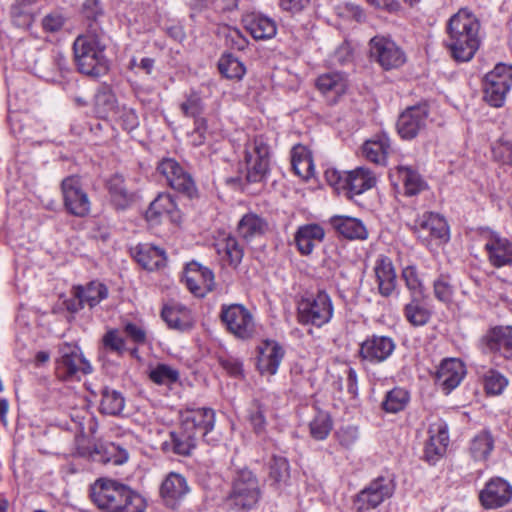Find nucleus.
I'll use <instances>...</instances> for the list:
<instances>
[{
  "label": "nucleus",
  "mask_w": 512,
  "mask_h": 512,
  "mask_svg": "<svg viewBox=\"0 0 512 512\" xmlns=\"http://www.w3.org/2000/svg\"><path fill=\"white\" fill-rule=\"evenodd\" d=\"M480 23L467 9H460L448 21L446 46L451 56L459 62L473 58L480 45Z\"/></svg>",
  "instance_id": "f257e3e1"
},
{
  "label": "nucleus",
  "mask_w": 512,
  "mask_h": 512,
  "mask_svg": "<svg viewBox=\"0 0 512 512\" xmlns=\"http://www.w3.org/2000/svg\"><path fill=\"white\" fill-rule=\"evenodd\" d=\"M106 39L103 31L93 25L76 37L73 43L74 61L78 71L98 78L107 74L109 61L105 55Z\"/></svg>",
  "instance_id": "f03ea898"
},
{
  "label": "nucleus",
  "mask_w": 512,
  "mask_h": 512,
  "mask_svg": "<svg viewBox=\"0 0 512 512\" xmlns=\"http://www.w3.org/2000/svg\"><path fill=\"white\" fill-rule=\"evenodd\" d=\"M90 498L99 509L108 512H143L144 498L122 482H93Z\"/></svg>",
  "instance_id": "7ed1b4c3"
},
{
  "label": "nucleus",
  "mask_w": 512,
  "mask_h": 512,
  "mask_svg": "<svg viewBox=\"0 0 512 512\" xmlns=\"http://www.w3.org/2000/svg\"><path fill=\"white\" fill-rule=\"evenodd\" d=\"M511 87L512 65L499 63L485 76L484 100L492 107H502Z\"/></svg>",
  "instance_id": "20e7f679"
},
{
  "label": "nucleus",
  "mask_w": 512,
  "mask_h": 512,
  "mask_svg": "<svg viewBox=\"0 0 512 512\" xmlns=\"http://www.w3.org/2000/svg\"><path fill=\"white\" fill-rule=\"evenodd\" d=\"M63 206L67 213L75 217H86L91 211V201L78 175L65 177L60 184Z\"/></svg>",
  "instance_id": "39448f33"
},
{
  "label": "nucleus",
  "mask_w": 512,
  "mask_h": 512,
  "mask_svg": "<svg viewBox=\"0 0 512 512\" xmlns=\"http://www.w3.org/2000/svg\"><path fill=\"white\" fill-rule=\"evenodd\" d=\"M369 56L385 71L399 69L407 60L404 50L384 35H376L370 39Z\"/></svg>",
  "instance_id": "423d86ee"
},
{
  "label": "nucleus",
  "mask_w": 512,
  "mask_h": 512,
  "mask_svg": "<svg viewBox=\"0 0 512 512\" xmlns=\"http://www.w3.org/2000/svg\"><path fill=\"white\" fill-rule=\"evenodd\" d=\"M269 156V145L262 136H256L252 142L246 145L245 161L248 182L258 183L267 177L270 163Z\"/></svg>",
  "instance_id": "0eeeda50"
},
{
  "label": "nucleus",
  "mask_w": 512,
  "mask_h": 512,
  "mask_svg": "<svg viewBox=\"0 0 512 512\" xmlns=\"http://www.w3.org/2000/svg\"><path fill=\"white\" fill-rule=\"evenodd\" d=\"M220 318L226 329L239 339H250L256 332L254 317L242 304L222 305Z\"/></svg>",
  "instance_id": "6e6552de"
},
{
  "label": "nucleus",
  "mask_w": 512,
  "mask_h": 512,
  "mask_svg": "<svg viewBox=\"0 0 512 512\" xmlns=\"http://www.w3.org/2000/svg\"><path fill=\"white\" fill-rule=\"evenodd\" d=\"M333 307L330 297L325 292L302 299L298 304V318L303 324L321 327L332 318Z\"/></svg>",
  "instance_id": "1a4fd4ad"
},
{
  "label": "nucleus",
  "mask_w": 512,
  "mask_h": 512,
  "mask_svg": "<svg viewBox=\"0 0 512 512\" xmlns=\"http://www.w3.org/2000/svg\"><path fill=\"white\" fill-rule=\"evenodd\" d=\"M412 229L417 238L426 246H430L433 242L444 243L449 240L447 222L437 213L425 212L417 217Z\"/></svg>",
  "instance_id": "9d476101"
},
{
  "label": "nucleus",
  "mask_w": 512,
  "mask_h": 512,
  "mask_svg": "<svg viewBox=\"0 0 512 512\" xmlns=\"http://www.w3.org/2000/svg\"><path fill=\"white\" fill-rule=\"evenodd\" d=\"M169 186L188 198L197 195V188L192 176L174 159H163L157 167Z\"/></svg>",
  "instance_id": "9b49d317"
},
{
  "label": "nucleus",
  "mask_w": 512,
  "mask_h": 512,
  "mask_svg": "<svg viewBox=\"0 0 512 512\" xmlns=\"http://www.w3.org/2000/svg\"><path fill=\"white\" fill-rule=\"evenodd\" d=\"M429 118V107L419 104L408 107L398 118L396 127L400 137L411 140L424 131Z\"/></svg>",
  "instance_id": "f8f14e48"
},
{
  "label": "nucleus",
  "mask_w": 512,
  "mask_h": 512,
  "mask_svg": "<svg viewBox=\"0 0 512 512\" xmlns=\"http://www.w3.org/2000/svg\"><path fill=\"white\" fill-rule=\"evenodd\" d=\"M56 369L58 376L63 379L79 374H88L92 370L90 363L83 357L80 348L71 344L61 346Z\"/></svg>",
  "instance_id": "ddd939ff"
},
{
  "label": "nucleus",
  "mask_w": 512,
  "mask_h": 512,
  "mask_svg": "<svg viewBox=\"0 0 512 512\" xmlns=\"http://www.w3.org/2000/svg\"><path fill=\"white\" fill-rule=\"evenodd\" d=\"M183 279L189 291L197 297H204L215 285L212 270L198 262L187 264Z\"/></svg>",
  "instance_id": "4468645a"
},
{
  "label": "nucleus",
  "mask_w": 512,
  "mask_h": 512,
  "mask_svg": "<svg viewBox=\"0 0 512 512\" xmlns=\"http://www.w3.org/2000/svg\"><path fill=\"white\" fill-rule=\"evenodd\" d=\"M429 439L424 448V459L434 464L441 459L449 444L448 425L438 419L431 423L428 429Z\"/></svg>",
  "instance_id": "2eb2a0df"
},
{
  "label": "nucleus",
  "mask_w": 512,
  "mask_h": 512,
  "mask_svg": "<svg viewBox=\"0 0 512 512\" xmlns=\"http://www.w3.org/2000/svg\"><path fill=\"white\" fill-rule=\"evenodd\" d=\"M465 374L466 369L462 361L456 358L445 359L437 369L435 382L445 394H449L460 385Z\"/></svg>",
  "instance_id": "dca6fc26"
},
{
  "label": "nucleus",
  "mask_w": 512,
  "mask_h": 512,
  "mask_svg": "<svg viewBox=\"0 0 512 512\" xmlns=\"http://www.w3.org/2000/svg\"><path fill=\"white\" fill-rule=\"evenodd\" d=\"M484 249L489 263L496 268L512 265V241L498 233H492L486 240Z\"/></svg>",
  "instance_id": "f3484780"
},
{
  "label": "nucleus",
  "mask_w": 512,
  "mask_h": 512,
  "mask_svg": "<svg viewBox=\"0 0 512 512\" xmlns=\"http://www.w3.org/2000/svg\"><path fill=\"white\" fill-rule=\"evenodd\" d=\"M180 424L196 436H204L214 428L215 413L210 408L188 409L181 413Z\"/></svg>",
  "instance_id": "a211bd4d"
},
{
  "label": "nucleus",
  "mask_w": 512,
  "mask_h": 512,
  "mask_svg": "<svg viewBox=\"0 0 512 512\" xmlns=\"http://www.w3.org/2000/svg\"><path fill=\"white\" fill-rule=\"evenodd\" d=\"M283 347L275 340H264L258 346L257 367L261 374H276L284 357Z\"/></svg>",
  "instance_id": "6ab92c4d"
},
{
  "label": "nucleus",
  "mask_w": 512,
  "mask_h": 512,
  "mask_svg": "<svg viewBox=\"0 0 512 512\" xmlns=\"http://www.w3.org/2000/svg\"><path fill=\"white\" fill-rule=\"evenodd\" d=\"M512 499V487L509 482H486L479 493V501L485 509H497Z\"/></svg>",
  "instance_id": "aec40b11"
},
{
  "label": "nucleus",
  "mask_w": 512,
  "mask_h": 512,
  "mask_svg": "<svg viewBox=\"0 0 512 512\" xmlns=\"http://www.w3.org/2000/svg\"><path fill=\"white\" fill-rule=\"evenodd\" d=\"M393 482L382 484V482H371L354 498V507L358 511L369 510L377 507L385 498L390 497L393 491Z\"/></svg>",
  "instance_id": "412c9836"
},
{
  "label": "nucleus",
  "mask_w": 512,
  "mask_h": 512,
  "mask_svg": "<svg viewBox=\"0 0 512 512\" xmlns=\"http://www.w3.org/2000/svg\"><path fill=\"white\" fill-rule=\"evenodd\" d=\"M259 497L257 482H234L227 502L235 509H250L258 502Z\"/></svg>",
  "instance_id": "4be33fe9"
},
{
  "label": "nucleus",
  "mask_w": 512,
  "mask_h": 512,
  "mask_svg": "<svg viewBox=\"0 0 512 512\" xmlns=\"http://www.w3.org/2000/svg\"><path fill=\"white\" fill-rule=\"evenodd\" d=\"M393 340L386 336H373L361 344L360 355L370 362H382L394 351Z\"/></svg>",
  "instance_id": "5701e85b"
},
{
  "label": "nucleus",
  "mask_w": 512,
  "mask_h": 512,
  "mask_svg": "<svg viewBox=\"0 0 512 512\" xmlns=\"http://www.w3.org/2000/svg\"><path fill=\"white\" fill-rule=\"evenodd\" d=\"M490 351H498L504 358L512 360V326H498L490 329L483 337Z\"/></svg>",
  "instance_id": "b1692460"
},
{
  "label": "nucleus",
  "mask_w": 512,
  "mask_h": 512,
  "mask_svg": "<svg viewBox=\"0 0 512 512\" xmlns=\"http://www.w3.org/2000/svg\"><path fill=\"white\" fill-rule=\"evenodd\" d=\"M374 273L379 293L384 297L390 296L397 286V276L392 260L387 256H380L376 260Z\"/></svg>",
  "instance_id": "393cba45"
},
{
  "label": "nucleus",
  "mask_w": 512,
  "mask_h": 512,
  "mask_svg": "<svg viewBox=\"0 0 512 512\" xmlns=\"http://www.w3.org/2000/svg\"><path fill=\"white\" fill-rule=\"evenodd\" d=\"M246 30L255 40L272 39L277 33L275 21L263 14L251 13L243 18Z\"/></svg>",
  "instance_id": "a878e982"
},
{
  "label": "nucleus",
  "mask_w": 512,
  "mask_h": 512,
  "mask_svg": "<svg viewBox=\"0 0 512 512\" xmlns=\"http://www.w3.org/2000/svg\"><path fill=\"white\" fill-rule=\"evenodd\" d=\"M325 237V231L319 224L312 223L298 227L294 241L298 251L302 255H309L315 246L320 244Z\"/></svg>",
  "instance_id": "bb28decb"
},
{
  "label": "nucleus",
  "mask_w": 512,
  "mask_h": 512,
  "mask_svg": "<svg viewBox=\"0 0 512 512\" xmlns=\"http://www.w3.org/2000/svg\"><path fill=\"white\" fill-rule=\"evenodd\" d=\"M197 438L194 432L180 424L177 430L170 433V440L163 443V448L178 455L189 456L196 448Z\"/></svg>",
  "instance_id": "cd10ccee"
},
{
  "label": "nucleus",
  "mask_w": 512,
  "mask_h": 512,
  "mask_svg": "<svg viewBox=\"0 0 512 512\" xmlns=\"http://www.w3.org/2000/svg\"><path fill=\"white\" fill-rule=\"evenodd\" d=\"M177 212L176 204L173 198L166 193L159 194L148 207L145 217L151 225H158L164 218H174Z\"/></svg>",
  "instance_id": "c85d7f7f"
},
{
  "label": "nucleus",
  "mask_w": 512,
  "mask_h": 512,
  "mask_svg": "<svg viewBox=\"0 0 512 512\" xmlns=\"http://www.w3.org/2000/svg\"><path fill=\"white\" fill-rule=\"evenodd\" d=\"M391 151L390 139L385 133L366 140L361 148L362 155L369 161L384 165Z\"/></svg>",
  "instance_id": "c756f323"
},
{
  "label": "nucleus",
  "mask_w": 512,
  "mask_h": 512,
  "mask_svg": "<svg viewBox=\"0 0 512 512\" xmlns=\"http://www.w3.org/2000/svg\"><path fill=\"white\" fill-rule=\"evenodd\" d=\"M133 255L137 263L149 271L159 269L166 263L165 251L148 244L137 245L133 249Z\"/></svg>",
  "instance_id": "7c9ffc66"
},
{
  "label": "nucleus",
  "mask_w": 512,
  "mask_h": 512,
  "mask_svg": "<svg viewBox=\"0 0 512 512\" xmlns=\"http://www.w3.org/2000/svg\"><path fill=\"white\" fill-rule=\"evenodd\" d=\"M91 457L94 461L104 464L122 465L129 459L127 450L113 442H103L95 445Z\"/></svg>",
  "instance_id": "2f4dec72"
},
{
  "label": "nucleus",
  "mask_w": 512,
  "mask_h": 512,
  "mask_svg": "<svg viewBox=\"0 0 512 512\" xmlns=\"http://www.w3.org/2000/svg\"><path fill=\"white\" fill-rule=\"evenodd\" d=\"M72 294L76 298H81L87 306L93 308L108 297L109 290L104 283L94 280L86 285L74 286Z\"/></svg>",
  "instance_id": "473e14b6"
},
{
  "label": "nucleus",
  "mask_w": 512,
  "mask_h": 512,
  "mask_svg": "<svg viewBox=\"0 0 512 512\" xmlns=\"http://www.w3.org/2000/svg\"><path fill=\"white\" fill-rule=\"evenodd\" d=\"M267 230V221L255 213L243 215L237 225L238 234L247 241L263 236Z\"/></svg>",
  "instance_id": "72a5a7b5"
},
{
  "label": "nucleus",
  "mask_w": 512,
  "mask_h": 512,
  "mask_svg": "<svg viewBox=\"0 0 512 512\" xmlns=\"http://www.w3.org/2000/svg\"><path fill=\"white\" fill-rule=\"evenodd\" d=\"M216 250L222 261L233 268L239 266L244 256L243 247L231 235L219 240L216 243Z\"/></svg>",
  "instance_id": "f704fd0d"
},
{
  "label": "nucleus",
  "mask_w": 512,
  "mask_h": 512,
  "mask_svg": "<svg viewBox=\"0 0 512 512\" xmlns=\"http://www.w3.org/2000/svg\"><path fill=\"white\" fill-rule=\"evenodd\" d=\"M161 315L170 328L184 331L191 326L190 311L181 304L166 305Z\"/></svg>",
  "instance_id": "c9c22d12"
},
{
  "label": "nucleus",
  "mask_w": 512,
  "mask_h": 512,
  "mask_svg": "<svg viewBox=\"0 0 512 512\" xmlns=\"http://www.w3.org/2000/svg\"><path fill=\"white\" fill-rule=\"evenodd\" d=\"M495 447V439L488 430L478 432L470 441L469 453L476 461H486Z\"/></svg>",
  "instance_id": "e433bc0d"
},
{
  "label": "nucleus",
  "mask_w": 512,
  "mask_h": 512,
  "mask_svg": "<svg viewBox=\"0 0 512 512\" xmlns=\"http://www.w3.org/2000/svg\"><path fill=\"white\" fill-rule=\"evenodd\" d=\"M425 297H410L404 306L405 319L414 327L426 325L431 318V311L423 303Z\"/></svg>",
  "instance_id": "4c0bfd02"
},
{
  "label": "nucleus",
  "mask_w": 512,
  "mask_h": 512,
  "mask_svg": "<svg viewBox=\"0 0 512 512\" xmlns=\"http://www.w3.org/2000/svg\"><path fill=\"white\" fill-rule=\"evenodd\" d=\"M325 178L338 195H343L347 200H352V171L328 168L325 171Z\"/></svg>",
  "instance_id": "58836bf2"
},
{
  "label": "nucleus",
  "mask_w": 512,
  "mask_h": 512,
  "mask_svg": "<svg viewBox=\"0 0 512 512\" xmlns=\"http://www.w3.org/2000/svg\"><path fill=\"white\" fill-rule=\"evenodd\" d=\"M291 165L296 175L308 180L314 175L315 166L309 151L303 146H296L292 150Z\"/></svg>",
  "instance_id": "ea45409f"
},
{
  "label": "nucleus",
  "mask_w": 512,
  "mask_h": 512,
  "mask_svg": "<svg viewBox=\"0 0 512 512\" xmlns=\"http://www.w3.org/2000/svg\"><path fill=\"white\" fill-rule=\"evenodd\" d=\"M409 401V392L404 388L395 387L386 393L382 408L387 413H398L406 408Z\"/></svg>",
  "instance_id": "a19ab883"
},
{
  "label": "nucleus",
  "mask_w": 512,
  "mask_h": 512,
  "mask_svg": "<svg viewBox=\"0 0 512 512\" xmlns=\"http://www.w3.org/2000/svg\"><path fill=\"white\" fill-rule=\"evenodd\" d=\"M179 378V371L168 364L158 363L149 370V379L157 385L170 387L177 383Z\"/></svg>",
  "instance_id": "79ce46f5"
},
{
  "label": "nucleus",
  "mask_w": 512,
  "mask_h": 512,
  "mask_svg": "<svg viewBox=\"0 0 512 512\" xmlns=\"http://www.w3.org/2000/svg\"><path fill=\"white\" fill-rule=\"evenodd\" d=\"M95 109L99 117L113 118L120 112L115 95L109 90H103L95 96Z\"/></svg>",
  "instance_id": "37998d69"
},
{
  "label": "nucleus",
  "mask_w": 512,
  "mask_h": 512,
  "mask_svg": "<svg viewBox=\"0 0 512 512\" xmlns=\"http://www.w3.org/2000/svg\"><path fill=\"white\" fill-rule=\"evenodd\" d=\"M125 407V399L123 395L108 388L103 389L100 402V411L103 414L116 416L119 415Z\"/></svg>",
  "instance_id": "c03bdc74"
},
{
  "label": "nucleus",
  "mask_w": 512,
  "mask_h": 512,
  "mask_svg": "<svg viewBox=\"0 0 512 512\" xmlns=\"http://www.w3.org/2000/svg\"><path fill=\"white\" fill-rule=\"evenodd\" d=\"M397 171L399 178L403 182L406 195H417L425 188V182L421 176L411 167L399 166Z\"/></svg>",
  "instance_id": "a18cd8bd"
},
{
  "label": "nucleus",
  "mask_w": 512,
  "mask_h": 512,
  "mask_svg": "<svg viewBox=\"0 0 512 512\" xmlns=\"http://www.w3.org/2000/svg\"><path fill=\"white\" fill-rule=\"evenodd\" d=\"M482 380L485 392L492 396L501 395L509 383L507 377L495 369L487 370L483 374Z\"/></svg>",
  "instance_id": "49530a36"
},
{
  "label": "nucleus",
  "mask_w": 512,
  "mask_h": 512,
  "mask_svg": "<svg viewBox=\"0 0 512 512\" xmlns=\"http://www.w3.org/2000/svg\"><path fill=\"white\" fill-rule=\"evenodd\" d=\"M189 492L186 482H162L160 493L165 504L175 508L177 502Z\"/></svg>",
  "instance_id": "de8ad7c7"
},
{
  "label": "nucleus",
  "mask_w": 512,
  "mask_h": 512,
  "mask_svg": "<svg viewBox=\"0 0 512 512\" xmlns=\"http://www.w3.org/2000/svg\"><path fill=\"white\" fill-rule=\"evenodd\" d=\"M218 68L220 73L228 79L240 80L246 72L244 64L231 54L223 55L220 58Z\"/></svg>",
  "instance_id": "09e8293b"
},
{
  "label": "nucleus",
  "mask_w": 512,
  "mask_h": 512,
  "mask_svg": "<svg viewBox=\"0 0 512 512\" xmlns=\"http://www.w3.org/2000/svg\"><path fill=\"white\" fill-rule=\"evenodd\" d=\"M317 88L323 92H334L337 95L344 93L347 89V83L339 73H329L321 75L316 81Z\"/></svg>",
  "instance_id": "8fccbe9b"
},
{
  "label": "nucleus",
  "mask_w": 512,
  "mask_h": 512,
  "mask_svg": "<svg viewBox=\"0 0 512 512\" xmlns=\"http://www.w3.org/2000/svg\"><path fill=\"white\" fill-rule=\"evenodd\" d=\"M310 435L315 440H324L332 430V420L328 413L320 411L309 424Z\"/></svg>",
  "instance_id": "3c124183"
},
{
  "label": "nucleus",
  "mask_w": 512,
  "mask_h": 512,
  "mask_svg": "<svg viewBox=\"0 0 512 512\" xmlns=\"http://www.w3.org/2000/svg\"><path fill=\"white\" fill-rule=\"evenodd\" d=\"M402 278L410 292V297H425L424 286L415 266L405 267L402 270Z\"/></svg>",
  "instance_id": "603ef678"
},
{
  "label": "nucleus",
  "mask_w": 512,
  "mask_h": 512,
  "mask_svg": "<svg viewBox=\"0 0 512 512\" xmlns=\"http://www.w3.org/2000/svg\"><path fill=\"white\" fill-rule=\"evenodd\" d=\"M179 108L184 116L196 119H204L201 115L204 113L203 100L197 93H191L180 103Z\"/></svg>",
  "instance_id": "864d4df0"
},
{
  "label": "nucleus",
  "mask_w": 512,
  "mask_h": 512,
  "mask_svg": "<svg viewBox=\"0 0 512 512\" xmlns=\"http://www.w3.org/2000/svg\"><path fill=\"white\" fill-rule=\"evenodd\" d=\"M376 176L364 167L354 169V194H361L376 185Z\"/></svg>",
  "instance_id": "5fc2aeb1"
},
{
  "label": "nucleus",
  "mask_w": 512,
  "mask_h": 512,
  "mask_svg": "<svg viewBox=\"0 0 512 512\" xmlns=\"http://www.w3.org/2000/svg\"><path fill=\"white\" fill-rule=\"evenodd\" d=\"M269 476L272 480H286L289 478L290 469L287 459L274 456L269 463Z\"/></svg>",
  "instance_id": "6e6d98bb"
},
{
  "label": "nucleus",
  "mask_w": 512,
  "mask_h": 512,
  "mask_svg": "<svg viewBox=\"0 0 512 512\" xmlns=\"http://www.w3.org/2000/svg\"><path fill=\"white\" fill-rule=\"evenodd\" d=\"M82 14L84 18L90 22L87 29L90 27V25H93L99 31H102L97 23L98 18L103 15V9L100 6L99 0H85L82 5Z\"/></svg>",
  "instance_id": "4d7b16f0"
},
{
  "label": "nucleus",
  "mask_w": 512,
  "mask_h": 512,
  "mask_svg": "<svg viewBox=\"0 0 512 512\" xmlns=\"http://www.w3.org/2000/svg\"><path fill=\"white\" fill-rule=\"evenodd\" d=\"M433 287L434 295L439 301L445 304H448L452 301L454 289L447 276L441 275L434 281Z\"/></svg>",
  "instance_id": "13d9d810"
},
{
  "label": "nucleus",
  "mask_w": 512,
  "mask_h": 512,
  "mask_svg": "<svg viewBox=\"0 0 512 512\" xmlns=\"http://www.w3.org/2000/svg\"><path fill=\"white\" fill-rule=\"evenodd\" d=\"M330 224L338 236L352 240V217L334 215L330 218Z\"/></svg>",
  "instance_id": "bf43d9fd"
},
{
  "label": "nucleus",
  "mask_w": 512,
  "mask_h": 512,
  "mask_svg": "<svg viewBox=\"0 0 512 512\" xmlns=\"http://www.w3.org/2000/svg\"><path fill=\"white\" fill-rule=\"evenodd\" d=\"M492 153L497 161L509 164L512 162V143L500 139L492 146Z\"/></svg>",
  "instance_id": "052dcab7"
},
{
  "label": "nucleus",
  "mask_w": 512,
  "mask_h": 512,
  "mask_svg": "<svg viewBox=\"0 0 512 512\" xmlns=\"http://www.w3.org/2000/svg\"><path fill=\"white\" fill-rule=\"evenodd\" d=\"M104 346L116 353H123L126 350L125 340L117 330L108 331L103 337Z\"/></svg>",
  "instance_id": "680f3d73"
},
{
  "label": "nucleus",
  "mask_w": 512,
  "mask_h": 512,
  "mask_svg": "<svg viewBox=\"0 0 512 512\" xmlns=\"http://www.w3.org/2000/svg\"><path fill=\"white\" fill-rule=\"evenodd\" d=\"M112 119H117L123 129L127 131L134 130L139 125L138 116L135 111L131 108L122 107L117 116H113Z\"/></svg>",
  "instance_id": "e2e57ef3"
},
{
  "label": "nucleus",
  "mask_w": 512,
  "mask_h": 512,
  "mask_svg": "<svg viewBox=\"0 0 512 512\" xmlns=\"http://www.w3.org/2000/svg\"><path fill=\"white\" fill-rule=\"evenodd\" d=\"M221 367L232 377H241L243 375L242 362L232 356H220L218 358Z\"/></svg>",
  "instance_id": "0e129e2a"
},
{
  "label": "nucleus",
  "mask_w": 512,
  "mask_h": 512,
  "mask_svg": "<svg viewBox=\"0 0 512 512\" xmlns=\"http://www.w3.org/2000/svg\"><path fill=\"white\" fill-rule=\"evenodd\" d=\"M109 191L115 201L127 202L130 195L123 185V179L120 176L113 177L109 182Z\"/></svg>",
  "instance_id": "69168bd1"
},
{
  "label": "nucleus",
  "mask_w": 512,
  "mask_h": 512,
  "mask_svg": "<svg viewBox=\"0 0 512 512\" xmlns=\"http://www.w3.org/2000/svg\"><path fill=\"white\" fill-rule=\"evenodd\" d=\"M65 23V18L60 12H52L42 19V26L47 32L59 31Z\"/></svg>",
  "instance_id": "338daca9"
},
{
  "label": "nucleus",
  "mask_w": 512,
  "mask_h": 512,
  "mask_svg": "<svg viewBox=\"0 0 512 512\" xmlns=\"http://www.w3.org/2000/svg\"><path fill=\"white\" fill-rule=\"evenodd\" d=\"M207 121L206 119H196L195 128L189 135L190 142L194 146H200L206 141Z\"/></svg>",
  "instance_id": "774afa93"
}]
</instances>
